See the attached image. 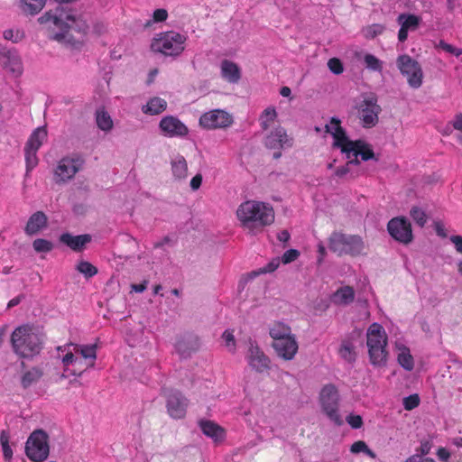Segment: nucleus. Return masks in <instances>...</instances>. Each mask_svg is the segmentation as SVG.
I'll use <instances>...</instances> for the list:
<instances>
[{
	"instance_id": "55",
	"label": "nucleus",
	"mask_w": 462,
	"mask_h": 462,
	"mask_svg": "<svg viewBox=\"0 0 462 462\" xmlns=\"http://www.w3.org/2000/svg\"><path fill=\"white\" fill-rule=\"evenodd\" d=\"M300 255V253L298 250L296 249H290V250H287L282 257V261L283 263H291L293 261H295L298 256Z\"/></svg>"
},
{
	"instance_id": "44",
	"label": "nucleus",
	"mask_w": 462,
	"mask_h": 462,
	"mask_svg": "<svg viewBox=\"0 0 462 462\" xmlns=\"http://www.w3.org/2000/svg\"><path fill=\"white\" fill-rule=\"evenodd\" d=\"M37 151L38 150H36V149H32V148L25 146L24 152H25L27 171L32 170V168H34L37 165V163H38V158L36 155Z\"/></svg>"
},
{
	"instance_id": "46",
	"label": "nucleus",
	"mask_w": 462,
	"mask_h": 462,
	"mask_svg": "<svg viewBox=\"0 0 462 462\" xmlns=\"http://www.w3.org/2000/svg\"><path fill=\"white\" fill-rule=\"evenodd\" d=\"M438 48L441 49L447 53H449L451 55H454L456 57H459L462 54V49L453 46L452 44H449L446 42L445 41H439V44L437 45Z\"/></svg>"
},
{
	"instance_id": "33",
	"label": "nucleus",
	"mask_w": 462,
	"mask_h": 462,
	"mask_svg": "<svg viewBox=\"0 0 462 462\" xmlns=\"http://www.w3.org/2000/svg\"><path fill=\"white\" fill-rule=\"evenodd\" d=\"M341 149V152L346 154V159H350L352 155H356V152L359 148H365V143L362 140L351 141L347 138V141L342 142L341 145H337Z\"/></svg>"
},
{
	"instance_id": "3",
	"label": "nucleus",
	"mask_w": 462,
	"mask_h": 462,
	"mask_svg": "<svg viewBox=\"0 0 462 462\" xmlns=\"http://www.w3.org/2000/svg\"><path fill=\"white\" fill-rule=\"evenodd\" d=\"M236 216L242 226L252 232L255 228L269 226L274 221L273 207L255 200L243 202L236 210Z\"/></svg>"
},
{
	"instance_id": "28",
	"label": "nucleus",
	"mask_w": 462,
	"mask_h": 462,
	"mask_svg": "<svg viewBox=\"0 0 462 462\" xmlns=\"http://www.w3.org/2000/svg\"><path fill=\"white\" fill-rule=\"evenodd\" d=\"M355 299V291L350 286L339 288L333 295V301L339 305H347L353 302Z\"/></svg>"
},
{
	"instance_id": "57",
	"label": "nucleus",
	"mask_w": 462,
	"mask_h": 462,
	"mask_svg": "<svg viewBox=\"0 0 462 462\" xmlns=\"http://www.w3.org/2000/svg\"><path fill=\"white\" fill-rule=\"evenodd\" d=\"M77 354L72 353V352H69V353H67L63 358H62V363L65 366H68L69 365H74V364H77V363H81V358H79L78 356H76Z\"/></svg>"
},
{
	"instance_id": "50",
	"label": "nucleus",
	"mask_w": 462,
	"mask_h": 462,
	"mask_svg": "<svg viewBox=\"0 0 462 462\" xmlns=\"http://www.w3.org/2000/svg\"><path fill=\"white\" fill-rule=\"evenodd\" d=\"M384 30V27L381 24H372L365 28V33L366 38H374L375 36L381 34Z\"/></svg>"
},
{
	"instance_id": "30",
	"label": "nucleus",
	"mask_w": 462,
	"mask_h": 462,
	"mask_svg": "<svg viewBox=\"0 0 462 462\" xmlns=\"http://www.w3.org/2000/svg\"><path fill=\"white\" fill-rule=\"evenodd\" d=\"M167 102L161 97L150 99L146 106H143V112L149 115H159L166 110Z\"/></svg>"
},
{
	"instance_id": "18",
	"label": "nucleus",
	"mask_w": 462,
	"mask_h": 462,
	"mask_svg": "<svg viewBox=\"0 0 462 462\" xmlns=\"http://www.w3.org/2000/svg\"><path fill=\"white\" fill-rule=\"evenodd\" d=\"M273 347L279 357L287 361L292 360L298 352V343L295 336L273 341Z\"/></svg>"
},
{
	"instance_id": "39",
	"label": "nucleus",
	"mask_w": 462,
	"mask_h": 462,
	"mask_svg": "<svg viewBox=\"0 0 462 462\" xmlns=\"http://www.w3.org/2000/svg\"><path fill=\"white\" fill-rule=\"evenodd\" d=\"M76 270L82 273L87 279L95 276L97 273V268L88 261H80L76 266Z\"/></svg>"
},
{
	"instance_id": "20",
	"label": "nucleus",
	"mask_w": 462,
	"mask_h": 462,
	"mask_svg": "<svg viewBox=\"0 0 462 462\" xmlns=\"http://www.w3.org/2000/svg\"><path fill=\"white\" fill-rule=\"evenodd\" d=\"M366 345L368 349L376 346H386L387 337L383 328L378 323H373L367 330Z\"/></svg>"
},
{
	"instance_id": "15",
	"label": "nucleus",
	"mask_w": 462,
	"mask_h": 462,
	"mask_svg": "<svg viewBox=\"0 0 462 462\" xmlns=\"http://www.w3.org/2000/svg\"><path fill=\"white\" fill-rule=\"evenodd\" d=\"M264 145L268 149L290 148L293 145V139L283 127L277 126L265 137Z\"/></svg>"
},
{
	"instance_id": "53",
	"label": "nucleus",
	"mask_w": 462,
	"mask_h": 462,
	"mask_svg": "<svg viewBox=\"0 0 462 462\" xmlns=\"http://www.w3.org/2000/svg\"><path fill=\"white\" fill-rule=\"evenodd\" d=\"M356 153V155H359L363 161H368L374 158V152L366 143L365 148L357 149Z\"/></svg>"
},
{
	"instance_id": "34",
	"label": "nucleus",
	"mask_w": 462,
	"mask_h": 462,
	"mask_svg": "<svg viewBox=\"0 0 462 462\" xmlns=\"http://www.w3.org/2000/svg\"><path fill=\"white\" fill-rule=\"evenodd\" d=\"M273 341L282 340L284 338L292 337L291 328L283 323H276L270 328L269 332Z\"/></svg>"
},
{
	"instance_id": "37",
	"label": "nucleus",
	"mask_w": 462,
	"mask_h": 462,
	"mask_svg": "<svg viewBox=\"0 0 462 462\" xmlns=\"http://www.w3.org/2000/svg\"><path fill=\"white\" fill-rule=\"evenodd\" d=\"M400 350L401 352L398 355V363L406 371H411L414 367V361L412 356L410 354L409 348L403 346Z\"/></svg>"
},
{
	"instance_id": "40",
	"label": "nucleus",
	"mask_w": 462,
	"mask_h": 462,
	"mask_svg": "<svg viewBox=\"0 0 462 462\" xmlns=\"http://www.w3.org/2000/svg\"><path fill=\"white\" fill-rule=\"evenodd\" d=\"M277 116L274 107H267L260 116L261 126L263 130H267L270 123L273 122Z\"/></svg>"
},
{
	"instance_id": "32",
	"label": "nucleus",
	"mask_w": 462,
	"mask_h": 462,
	"mask_svg": "<svg viewBox=\"0 0 462 462\" xmlns=\"http://www.w3.org/2000/svg\"><path fill=\"white\" fill-rule=\"evenodd\" d=\"M43 375V372L39 367H32L25 372L21 379L23 388L27 389L32 384L36 383Z\"/></svg>"
},
{
	"instance_id": "54",
	"label": "nucleus",
	"mask_w": 462,
	"mask_h": 462,
	"mask_svg": "<svg viewBox=\"0 0 462 462\" xmlns=\"http://www.w3.org/2000/svg\"><path fill=\"white\" fill-rule=\"evenodd\" d=\"M346 420L353 429H360L363 425V419L360 415L350 414Z\"/></svg>"
},
{
	"instance_id": "48",
	"label": "nucleus",
	"mask_w": 462,
	"mask_h": 462,
	"mask_svg": "<svg viewBox=\"0 0 462 462\" xmlns=\"http://www.w3.org/2000/svg\"><path fill=\"white\" fill-rule=\"evenodd\" d=\"M4 38L8 41H12L13 42H18L22 41L24 37L23 32L17 30L15 32L12 29L5 30L3 33Z\"/></svg>"
},
{
	"instance_id": "41",
	"label": "nucleus",
	"mask_w": 462,
	"mask_h": 462,
	"mask_svg": "<svg viewBox=\"0 0 462 462\" xmlns=\"http://www.w3.org/2000/svg\"><path fill=\"white\" fill-rule=\"evenodd\" d=\"M0 442L2 446L3 455L6 461H11L13 457V450L9 445V436L6 431L0 433Z\"/></svg>"
},
{
	"instance_id": "62",
	"label": "nucleus",
	"mask_w": 462,
	"mask_h": 462,
	"mask_svg": "<svg viewBox=\"0 0 462 462\" xmlns=\"http://www.w3.org/2000/svg\"><path fill=\"white\" fill-rule=\"evenodd\" d=\"M432 448V440L430 439H423L420 442V450L422 455H427L430 453V449Z\"/></svg>"
},
{
	"instance_id": "25",
	"label": "nucleus",
	"mask_w": 462,
	"mask_h": 462,
	"mask_svg": "<svg viewBox=\"0 0 462 462\" xmlns=\"http://www.w3.org/2000/svg\"><path fill=\"white\" fill-rule=\"evenodd\" d=\"M221 76L229 83H237L241 79V70L233 61L224 60L221 62Z\"/></svg>"
},
{
	"instance_id": "10",
	"label": "nucleus",
	"mask_w": 462,
	"mask_h": 462,
	"mask_svg": "<svg viewBox=\"0 0 462 462\" xmlns=\"http://www.w3.org/2000/svg\"><path fill=\"white\" fill-rule=\"evenodd\" d=\"M85 161L81 156L62 158L55 170L54 180L56 183H64L71 180L81 169Z\"/></svg>"
},
{
	"instance_id": "21",
	"label": "nucleus",
	"mask_w": 462,
	"mask_h": 462,
	"mask_svg": "<svg viewBox=\"0 0 462 462\" xmlns=\"http://www.w3.org/2000/svg\"><path fill=\"white\" fill-rule=\"evenodd\" d=\"M48 217L42 211L33 213L28 219L24 232L27 236H34L47 227Z\"/></svg>"
},
{
	"instance_id": "51",
	"label": "nucleus",
	"mask_w": 462,
	"mask_h": 462,
	"mask_svg": "<svg viewBox=\"0 0 462 462\" xmlns=\"http://www.w3.org/2000/svg\"><path fill=\"white\" fill-rule=\"evenodd\" d=\"M328 67L330 69V71L336 75L341 74L343 72L342 62L337 58H332L328 60Z\"/></svg>"
},
{
	"instance_id": "5",
	"label": "nucleus",
	"mask_w": 462,
	"mask_h": 462,
	"mask_svg": "<svg viewBox=\"0 0 462 462\" xmlns=\"http://www.w3.org/2000/svg\"><path fill=\"white\" fill-rule=\"evenodd\" d=\"M319 402L323 413L331 422L337 426L343 424V420L339 413V394L334 384H326L321 389Z\"/></svg>"
},
{
	"instance_id": "61",
	"label": "nucleus",
	"mask_w": 462,
	"mask_h": 462,
	"mask_svg": "<svg viewBox=\"0 0 462 462\" xmlns=\"http://www.w3.org/2000/svg\"><path fill=\"white\" fill-rule=\"evenodd\" d=\"M280 264L279 259H273L272 262H270L266 266H264L260 273H272L275 271Z\"/></svg>"
},
{
	"instance_id": "42",
	"label": "nucleus",
	"mask_w": 462,
	"mask_h": 462,
	"mask_svg": "<svg viewBox=\"0 0 462 462\" xmlns=\"http://www.w3.org/2000/svg\"><path fill=\"white\" fill-rule=\"evenodd\" d=\"M32 247L37 253H49L54 248V245L47 239L37 238L32 242Z\"/></svg>"
},
{
	"instance_id": "13",
	"label": "nucleus",
	"mask_w": 462,
	"mask_h": 462,
	"mask_svg": "<svg viewBox=\"0 0 462 462\" xmlns=\"http://www.w3.org/2000/svg\"><path fill=\"white\" fill-rule=\"evenodd\" d=\"M232 123V116L221 109L204 113L199 118L200 125L208 129L225 128L231 125Z\"/></svg>"
},
{
	"instance_id": "22",
	"label": "nucleus",
	"mask_w": 462,
	"mask_h": 462,
	"mask_svg": "<svg viewBox=\"0 0 462 462\" xmlns=\"http://www.w3.org/2000/svg\"><path fill=\"white\" fill-rule=\"evenodd\" d=\"M91 239L88 234L72 236L69 233H64L60 236V241L75 252H81Z\"/></svg>"
},
{
	"instance_id": "56",
	"label": "nucleus",
	"mask_w": 462,
	"mask_h": 462,
	"mask_svg": "<svg viewBox=\"0 0 462 462\" xmlns=\"http://www.w3.org/2000/svg\"><path fill=\"white\" fill-rule=\"evenodd\" d=\"M340 124L341 122L337 117H331L329 124L325 126L326 132L332 135L337 129L341 128Z\"/></svg>"
},
{
	"instance_id": "43",
	"label": "nucleus",
	"mask_w": 462,
	"mask_h": 462,
	"mask_svg": "<svg viewBox=\"0 0 462 462\" xmlns=\"http://www.w3.org/2000/svg\"><path fill=\"white\" fill-rule=\"evenodd\" d=\"M410 215L411 218L419 225L420 227L424 226L427 222V216L424 210H422L419 207H412Z\"/></svg>"
},
{
	"instance_id": "26",
	"label": "nucleus",
	"mask_w": 462,
	"mask_h": 462,
	"mask_svg": "<svg viewBox=\"0 0 462 462\" xmlns=\"http://www.w3.org/2000/svg\"><path fill=\"white\" fill-rule=\"evenodd\" d=\"M171 172L175 180H185L188 176V163L186 159L178 154L175 156L171 162Z\"/></svg>"
},
{
	"instance_id": "19",
	"label": "nucleus",
	"mask_w": 462,
	"mask_h": 462,
	"mask_svg": "<svg viewBox=\"0 0 462 462\" xmlns=\"http://www.w3.org/2000/svg\"><path fill=\"white\" fill-rule=\"evenodd\" d=\"M397 22L401 25L398 39L403 42L407 40L408 32L415 31L418 28L420 18L414 14H401L397 18Z\"/></svg>"
},
{
	"instance_id": "47",
	"label": "nucleus",
	"mask_w": 462,
	"mask_h": 462,
	"mask_svg": "<svg viewBox=\"0 0 462 462\" xmlns=\"http://www.w3.org/2000/svg\"><path fill=\"white\" fill-rule=\"evenodd\" d=\"M347 174H350L352 178H356L360 174V172L357 171H354L352 167L347 163L342 167L337 168L335 171V175L339 178H343Z\"/></svg>"
},
{
	"instance_id": "4",
	"label": "nucleus",
	"mask_w": 462,
	"mask_h": 462,
	"mask_svg": "<svg viewBox=\"0 0 462 462\" xmlns=\"http://www.w3.org/2000/svg\"><path fill=\"white\" fill-rule=\"evenodd\" d=\"M328 248L336 254L358 255L362 254L365 245L361 236L333 232L328 238Z\"/></svg>"
},
{
	"instance_id": "64",
	"label": "nucleus",
	"mask_w": 462,
	"mask_h": 462,
	"mask_svg": "<svg viewBox=\"0 0 462 462\" xmlns=\"http://www.w3.org/2000/svg\"><path fill=\"white\" fill-rule=\"evenodd\" d=\"M406 462H435V460L423 456L415 455L411 457Z\"/></svg>"
},
{
	"instance_id": "31",
	"label": "nucleus",
	"mask_w": 462,
	"mask_h": 462,
	"mask_svg": "<svg viewBox=\"0 0 462 462\" xmlns=\"http://www.w3.org/2000/svg\"><path fill=\"white\" fill-rule=\"evenodd\" d=\"M96 123L97 127L104 132H109L114 125L110 115L104 108L96 111Z\"/></svg>"
},
{
	"instance_id": "7",
	"label": "nucleus",
	"mask_w": 462,
	"mask_h": 462,
	"mask_svg": "<svg viewBox=\"0 0 462 462\" xmlns=\"http://www.w3.org/2000/svg\"><path fill=\"white\" fill-rule=\"evenodd\" d=\"M50 453L49 436L43 430H35L25 443V454L33 462H42Z\"/></svg>"
},
{
	"instance_id": "52",
	"label": "nucleus",
	"mask_w": 462,
	"mask_h": 462,
	"mask_svg": "<svg viewBox=\"0 0 462 462\" xmlns=\"http://www.w3.org/2000/svg\"><path fill=\"white\" fill-rule=\"evenodd\" d=\"M223 338L226 342V346L229 347V351L232 353L236 352V340L232 332L226 330L223 333Z\"/></svg>"
},
{
	"instance_id": "8",
	"label": "nucleus",
	"mask_w": 462,
	"mask_h": 462,
	"mask_svg": "<svg viewBox=\"0 0 462 462\" xmlns=\"http://www.w3.org/2000/svg\"><path fill=\"white\" fill-rule=\"evenodd\" d=\"M356 109L364 127L371 128L377 125L382 108L378 105L377 97L374 94L365 97L357 105Z\"/></svg>"
},
{
	"instance_id": "29",
	"label": "nucleus",
	"mask_w": 462,
	"mask_h": 462,
	"mask_svg": "<svg viewBox=\"0 0 462 462\" xmlns=\"http://www.w3.org/2000/svg\"><path fill=\"white\" fill-rule=\"evenodd\" d=\"M385 347L386 346H376L368 349L370 362L373 365L381 367L386 365L388 352Z\"/></svg>"
},
{
	"instance_id": "36",
	"label": "nucleus",
	"mask_w": 462,
	"mask_h": 462,
	"mask_svg": "<svg viewBox=\"0 0 462 462\" xmlns=\"http://www.w3.org/2000/svg\"><path fill=\"white\" fill-rule=\"evenodd\" d=\"M338 354L342 359L348 363H354L356 358V353L353 343L349 340H343L338 349Z\"/></svg>"
},
{
	"instance_id": "38",
	"label": "nucleus",
	"mask_w": 462,
	"mask_h": 462,
	"mask_svg": "<svg viewBox=\"0 0 462 462\" xmlns=\"http://www.w3.org/2000/svg\"><path fill=\"white\" fill-rule=\"evenodd\" d=\"M23 10L30 14H38L44 6L46 0H21Z\"/></svg>"
},
{
	"instance_id": "9",
	"label": "nucleus",
	"mask_w": 462,
	"mask_h": 462,
	"mask_svg": "<svg viewBox=\"0 0 462 462\" xmlns=\"http://www.w3.org/2000/svg\"><path fill=\"white\" fill-rule=\"evenodd\" d=\"M397 65L401 73L407 77L410 87L419 88L421 86L423 73L417 60L404 54L398 57Z\"/></svg>"
},
{
	"instance_id": "60",
	"label": "nucleus",
	"mask_w": 462,
	"mask_h": 462,
	"mask_svg": "<svg viewBox=\"0 0 462 462\" xmlns=\"http://www.w3.org/2000/svg\"><path fill=\"white\" fill-rule=\"evenodd\" d=\"M168 17V13L165 9L160 8L153 12V22H164Z\"/></svg>"
},
{
	"instance_id": "59",
	"label": "nucleus",
	"mask_w": 462,
	"mask_h": 462,
	"mask_svg": "<svg viewBox=\"0 0 462 462\" xmlns=\"http://www.w3.org/2000/svg\"><path fill=\"white\" fill-rule=\"evenodd\" d=\"M367 447L368 446L366 445V443L365 441L358 440L352 444V446L350 448V451L355 454H357L360 452L365 453V449H367Z\"/></svg>"
},
{
	"instance_id": "6",
	"label": "nucleus",
	"mask_w": 462,
	"mask_h": 462,
	"mask_svg": "<svg viewBox=\"0 0 462 462\" xmlns=\"http://www.w3.org/2000/svg\"><path fill=\"white\" fill-rule=\"evenodd\" d=\"M186 36L176 32H166L153 40L152 49L165 56H179L185 49Z\"/></svg>"
},
{
	"instance_id": "12",
	"label": "nucleus",
	"mask_w": 462,
	"mask_h": 462,
	"mask_svg": "<svg viewBox=\"0 0 462 462\" xmlns=\"http://www.w3.org/2000/svg\"><path fill=\"white\" fill-rule=\"evenodd\" d=\"M389 234L396 241L407 245L412 241L411 225L405 217H394L388 222Z\"/></svg>"
},
{
	"instance_id": "1",
	"label": "nucleus",
	"mask_w": 462,
	"mask_h": 462,
	"mask_svg": "<svg viewBox=\"0 0 462 462\" xmlns=\"http://www.w3.org/2000/svg\"><path fill=\"white\" fill-rule=\"evenodd\" d=\"M41 24H48L49 29L60 32H53L50 38L58 42L77 47L80 42L76 40L70 33V31L85 34L88 29L85 21L74 14L70 9H67L62 5L57 6L55 9L46 12L38 18Z\"/></svg>"
},
{
	"instance_id": "58",
	"label": "nucleus",
	"mask_w": 462,
	"mask_h": 462,
	"mask_svg": "<svg viewBox=\"0 0 462 462\" xmlns=\"http://www.w3.org/2000/svg\"><path fill=\"white\" fill-rule=\"evenodd\" d=\"M332 136L335 139V143H334L335 146L341 145V143L347 141V138H348L346 136V131L342 127L337 129V131L336 133H334L332 134Z\"/></svg>"
},
{
	"instance_id": "23",
	"label": "nucleus",
	"mask_w": 462,
	"mask_h": 462,
	"mask_svg": "<svg viewBox=\"0 0 462 462\" xmlns=\"http://www.w3.org/2000/svg\"><path fill=\"white\" fill-rule=\"evenodd\" d=\"M199 425L203 434L212 439L215 442L224 440L225 430L216 422L209 420H200Z\"/></svg>"
},
{
	"instance_id": "17",
	"label": "nucleus",
	"mask_w": 462,
	"mask_h": 462,
	"mask_svg": "<svg viewBox=\"0 0 462 462\" xmlns=\"http://www.w3.org/2000/svg\"><path fill=\"white\" fill-rule=\"evenodd\" d=\"M0 64L15 75H21L23 65L17 51L0 45Z\"/></svg>"
},
{
	"instance_id": "45",
	"label": "nucleus",
	"mask_w": 462,
	"mask_h": 462,
	"mask_svg": "<svg viewBox=\"0 0 462 462\" xmlns=\"http://www.w3.org/2000/svg\"><path fill=\"white\" fill-rule=\"evenodd\" d=\"M364 60L366 65V68L374 71L382 70V61L379 60L374 55L365 54Z\"/></svg>"
},
{
	"instance_id": "63",
	"label": "nucleus",
	"mask_w": 462,
	"mask_h": 462,
	"mask_svg": "<svg viewBox=\"0 0 462 462\" xmlns=\"http://www.w3.org/2000/svg\"><path fill=\"white\" fill-rule=\"evenodd\" d=\"M450 241L454 244L457 252L462 254V236H451Z\"/></svg>"
},
{
	"instance_id": "24",
	"label": "nucleus",
	"mask_w": 462,
	"mask_h": 462,
	"mask_svg": "<svg viewBox=\"0 0 462 462\" xmlns=\"http://www.w3.org/2000/svg\"><path fill=\"white\" fill-rule=\"evenodd\" d=\"M199 343L196 337L188 336L180 337L175 345L177 352L181 357H188L199 349Z\"/></svg>"
},
{
	"instance_id": "2",
	"label": "nucleus",
	"mask_w": 462,
	"mask_h": 462,
	"mask_svg": "<svg viewBox=\"0 0 462 462\" xmlns=\"http://www.w3.org/2000/svg\"><path fill=\"white\" fill-rule=\"evenodd\" d=\"M44 335L38 328L29 325L16 328L11 335L13 351L21 358H32L40 354Z\"/></svg>"
},
{
	"instance_id": "49",
	"label": "nucleus",
	"mask_w": 462,
	"mask_h": 462,
	"mask_svg": "<svg viewBox=\"0 0 462 462\" xmlns=\"http://www.w3.org/2000/svg\"><path fill=\"white\" fill-rule=\"evenodd\" d=\"M420 404V398L418 394H411L403 399V406L407 411H411Z\"/></svg>"
},
{
	"instance_id": "14",
	"label": "nucleus",
	"mask_w": 462,
	"mask_h": 462,
	"mask_svg": "<svg viewBox=\"0 0 462 462\" xmlns=\"http://www.w3.org/2000/svg\"><path fill=\"white\" fill-rule=\"evenodd\" d=\"M164 395L167 398V410L169 414L174 419H180L185 416L188 406V400L180 392L171 389H163Z\"/></svg>"
},
{
	"instance_id": "27",
	"label": "nucleus",
	"mask_w": 462,
	"mask_h": 462,
	"mask_svg": "<svg viewBox=\"0 0 462 462\" xmlns=\"http://www.w3.org/2000/svg\"><path fill=\"white\" fill-rule=\"evenodd\" d=\"M75 354H80L84 359H90V363L86 364V369L91 368L97 359V345H74Z\"/></svg>"
},
{
	"instance_id": "35",
	"label": "nucleus",
	"mask_w": 462,
	"mask_h": 462,
	"mask_svg": "<svg viewBox=\"0 0 462 462\" xmlns=\"http://www.w3.org/2000/svg\"><path fill=\"white\" fill-rule=\"evenodd\" d=\"M47 138V131L44 127L36 128L31 134L26 147L39 150L43 141Z\"/></svg>"
},
{
	"instance_id": "11",
	"label": "nucleus",
	"mask_w": 462,
	"mask_h": 462,
	"mask_svg": "<svg viewBox=\"0 0 462 462\" xmlns=\"http://www.w3.org/2000/svg\"><path fill=\"white\" fill-rule=\"evenodd\" d=\"M249 366L256 373L263 374L270 370L271 360L260 348L256 341L248 339V350L245 356Z\"/></svg>"
},
{
	"instance_id": "16",
	"label": "nucleus",
	"mask_w": 462,
	"mask_h": 462,
	"mask_svg": "<svg viewBox=\"0 0 462 462\" xmlns=\"http://www.w3.org/2000/svg\"><path fill=\"white\" fill-rule=\"evenodd\" d=\"M159 126L163 134L169 137H182L189 133L188 127L173 116H164L161 120Z\"/></svg>"
}]
</instances>
